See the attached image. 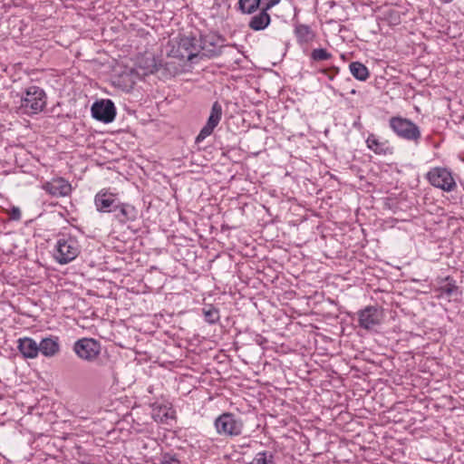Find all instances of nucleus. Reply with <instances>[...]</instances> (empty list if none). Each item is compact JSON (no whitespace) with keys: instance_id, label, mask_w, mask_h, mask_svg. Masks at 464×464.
<instances>
[{"instance_id":"c756f323","label":"nucleus","mask_w":464,"mask_h":464,"mask_svg":"<svg viewBox=\"0 0 464 464\" xmlns=\"http://www.w3.org/2000/svg\"><path fill=\"white\" fill-rule=\"evenodd\" d=\"M161 464H180V462L175 456L165 454L162 457Z\"/></svg>"},{"instance_id":"f03ea898","label":"nucleus","mask_w":464,"mask_h":464,"mask_svg":"<svg viewBox=\"0 0 464 464\" xmlns=\"http://www.w3.org/2000/svg\"><path fill=\"white\" fill-rule=\"evenodd\" d=\"M46 105L44 91L35 85L25 88L20 95V110L23 113L31 115L42 111Z\"/></svg>"},{"instance_id":"4be33fe9","label":"nucleus","mask_w":464,"mask_h":464,"mask_svg":"<svg viewBox=\"0 0 464 464\" xmlns=\"http://www.w3.org/2000/svg\"><path fill=\"white\" fill-rule=\"evenodd\" d=\"M295 34L297 42L300 44H307L315 36L311 27L303 24H298L295 26Z\"/></svg>"},{"instance_id":"ddd939ff","label":"nucleus","mask_w":464,"mask_h":464,"mask_svg":"<svg viewBox=\"0 0 464 464\" xmlns=\"http://www.w3.org/2000/svg\"><path fill=\"white\" fill-rule=\"evenodd\" d=\"M112 215L121 225H125L128 222L135 221L138 218L139 211L133 205L120 201Z\"/></svg>"},{"instance_id":"cd10ccee","label":"nucleus","mask_w":464,"mask_h":464,"mask_svg":"<svg viewBox=\"0 0 464 464\" xmlns=\"http://www.w3.org/2000/svg\"><path fill=\"white\" fill-rule=\"evenodd\" d=\"M256 464H276L274 455L269 451L258 452L256 455Z\"/></svg>"},{"instance_id":"6ab92c4d","label":"nucleus","mask_w":464,"mask_h":464,"mask_svg":"<svg viewBox=\"0 0 464 464\" xmlns=\"http://www.w3.org/2000/svg\"><path fill=\"white\" fill-rule=\"evenodd\" d=\"M18 349L26 358H35L39 353L38 343L32 338L19 339Z\"/></svg>"},{"instance_id":"e433bc0d","label":"nucleus","mask_w":464,"mask_h":464,"mask_svg":"<svg viewBox=\"0 0 464 464\" xmlns=\"http://www.w3.org/2000/svg\"><path fill=\"white\" fill-rule=\"evenodd\" d=\"M353 128L358 129V130H361L362 128V123H361V121L359 120L355 121L353 123Z\"/></svg>"},{"instance_id":"9b49d317","label":"nucleus","mask_w":464,"mask_h":464,"mask_svg":"<svg viewBox=\"0 0 464 464\" xmlns=\"http://www.w3.org/2000/svg\"><path fill=\"white\" fill-rule=\"evenodd\" d=\"M117 194L108 189H101L94 197V205L100 213H113L120 203Z\"/></svg>"},{"instance_id":"bb28decb","label":"nucleus","mask_w":464,"mask_h":464,"mask_svg":"<svg viewBox=\"0 0 464 464\" xmlns=\"http://www.w3.org/2000/svg\"><path fill=\"white\" fill-rule=\"evenodd\" d=\"M203 314L206 322L209 324L216 323L219 318L218 311L211 305L203 308Z\"/></svg>"},{"instance_id":"58836bf2","label":"nucleus","mask_w":464,"mask_h":464,"mask_svg":"<svg viewBox=\"0 0 464 464\" xmlns=\"http://www.w3.org/2000/svg\"><path fill=\"white\" fill-rule=\"evenodd\" d=\"M241 77H242L241 75H236V74H234L233 79H234V81H235V80L239 79V78H241Z\"/></svg>"},{"instance_id":"2f4dec72","label":"nucleus","mask_w":464,"mask_h":464,"mask_svg":"<svg viewBox=\"0 0 464 464\" xmlns=\"http://www.w3.org/2000/svg\"><path fill=\"white\" fill-rule=\"evenodd\" d=\"M280 0H260V7L270 10L274 5L279 3Z\"/></svg>"},{"instance_id":"0eeeda50","label":"nucleus","mask_w":464,"mask_h":464,"mask_svg":"<svg viewBox=\"0 0 464 464\" xmlns=\"http://www.w3.org/2000/svg\"><path fill=\"white\" fill-rule=\"evenodd\" d=\"M72 349L80 359L92 362L99 357L102 345L99 341L93 338H82L74 343Z\"/></svg>"},{"instance_id":"6e6552de","label":"nucleus","mask_w":464,"mask_h":464,"mask_svg":"<svg viewBox=\"0 0 464 464\" xmlns=\"http://www.w3.org/2000/svg\"><path fill=\"white\" fill-rule=\"evenodd\" d=\"M426 178L433 187L447 192L453 191L457 187L451 171L446 168H433L427 173Z\"/></svg>"},{"instance_id":"c85d7f7f","label":"nucleus","mask_w":464,"mask_h":464,"mask_svg":"<svg viewBox=\"0 0 464 464\" xmlns=\"http://www.w3.org/2000/svg\"><path fill=\"white\" fill-rule=\"evenodd\" d=\"M8 215L11 220L18 221L21 219V210L18 207H13L8 211Z\"/></svg>"},{"instance_id":"4c0bfd02","label":"nucleus","mask_w":464,"mask_h":464,"mask_svg":"<svg viewBox=\"0 0 464 464\" xmlns=\"http://www.w3.org/2000/svg\"><path fill=\"white\" fill-rule=\"evenodd\" d=\"M440 1L443 4H449V3L452 2L453 0H440Z\"/></svg>"},{"instance_id":"f8f14e48","label":"nucleus","mask_w":464,"mask_h":464,"mask_svg":"<svg viewBox=\"0 0 464 464\" xmlns=\"http://www.w3.org/2000/svg\"><path fill=\"white\" fill-rule=\"evenodd\" d=\"M221 116L222 107L218 102H215L212 105L210 115L206 125L201 129L200 132L196 137V143H200L213 132L214 129L220 121Z\"/></svg>"},{"instance_id":"dca6fc26","label":"nucleus","mask_w":464,"mask_h":464,"mask_svg":"<svg viewBox=\"0 0 464 464\" xmlns=\"http://www.w3.org/2000/svg\"><path fill=\"white\" fill-rule=\"evenodd\" d=\"M39 353L45 357H53L60 352L59 337L50 336L42 339L38 343Z\"/></svg>"},{"instance_id":"20e7f679","label":"nucleus","mask_w":464,"mask_h":464,"mask_svg":"<svg viewBox=\"0 0 464 464\" xmlns=\"http://www.w3.org/2000/svg\"><path fill=\"white\" fill-rule=\"evenodd\" d=\"M80 252L81 246L75 237H63L56 242L54 258L59 264L65 265L74 260Z\"/></svg>"},{"instance_id":"aec40b11","label":"nucleus","mask_w":464,"mask_h":464,"mask_svg":"<svg viewBox=\"0 0 464 464\" xmlns=\"http://www.w3.org/2000/svg\"><path fill=\"white\" fill-rule=\"evenodd\" d=\"M215 427L219 434L232 435V414L225 412L215 420Z\"/></svg>"},{"instance_id":"b1692460","label":"nucleus","mask_w":464,"mask_h":464,"mask_svg":"<svg viewBox=\"0 0 464 464\" xmlns=\"http://www.w3.org/2000/svg\"><path fill=\"white\" fill-rule=\"evenodd\" d=\"M444 280L446 281V284L440 285L438 289L440 295H446L448 297L456 295L459 293V287L457 286L456 282L450 276L445 277Z\"/></svg>"},{"instance_id":"a211bd4d","label":"nucleus","mask_w":464,"mask_h":464,"mask_svg":"<svg viewBox=\"0 0 464 464\" xmlns=\"http://www.w3.org/2000/svg\"><path fill=\"white\" fill-rule=\"evenodd\" d=\"M45 188L51 195L55 197L67 196L72 189L71 185L63 179L53 180L48 183Z\"/></svg>"},{"instance_id":"f257e3e1","label":"nucleus","mask_w":464,"mask_h":464,"mask_svg":"<svg viewBox=\"0 0 464 464\" xmlns=\"http://www.w3.org/2000/svg\"><path fill=\"white\" fill-rule=\"evenodd\" d=\"M195 35H182L169 43L167 54L169 58L177 59L179 67H184L188 62L198 63V49H197Z\"/></svg>"},{"instance_id":"7c9ffc66","label":"nucleus","mask_w":464,"mask_h":464,"mask_svg":"<svg viewBox=\"0 0 464 464\" xmlns=\"http://www.w3.org/2000/svg\"><path fill=\"white\" fill-rule=\"evenodd\" d=\"M322 72L325 74L330 81H333L334 76L339 72V68L333 66L331 68L323 70Z\"/></svg>"},{"instance_id":"9d476101","label":"nucleus","mask_w":464,"mask_h":464,"mask_svg":"<svg viewBox=\"0 0 464 464\" xmlns=\"http://www.w3.org/2000/svg\"><path fill=\"white\" fill-rule=\"evenodd\" d=\"M91 111L95 120L104 123L113 121L116 116L115 105L109 99L95 102L92 105Z\"/></svg>"},{"instance_id":"f3484780","label":"nucleus","mask_w":464,"mask_h":464,"mask_svg":"<svg viewBox=\"0 0 464 464\" xmlns=\"http://www.w3.org/2000/svg\"><path fill=\"white\" fill-rule=\"evenodd\" d=\"M270 22L268 11L261 7L260 12L250 18L248 26L254 31H262L269 25Z\"/></svg>"},{"instance_id":"4468645a","label":"nucleus","mask_w":464,"mask_h":464,"mask_svg":"<svg viewBox=\"0 0 464 464\" xmlns=\"http://www.w3.org/2000/svg\"><path fill=\"white\" fill-rule=\"evenodd\" d=\"M256 453L249 443L236 445L234 443V461L238 464H253L256 462Z\"/></svg>"},{"instance_id":"f704fd0d","label":"nucleus","mask_w":464,"mask_h":464,"mask_svg":"<svg viewBox=\"0 0 464 464\" xmlns=\"http://www.w3.org/2000/svg\"><path fill=\"white\" fill-rule=\"evenodd\" d=\"M248 334H251L248 333V331H247L246 334H239L237 338V335H236L234 340H239L240 341V344L239 345H242V343H247L246 336Z\"/></svg>"},{"instance_id":"1a4fd4ad","label":"nucleus","mask_w":464,"mask_h":464,"mask_svg":"<svg viewBox=\"0 0 464 464\" xmlns=\"http://www.w3.org/2000/svg\"><path fill=\"white\" fill-rule=\"evenodd\" d=\"M358 325L365 330H372L382 322V313L376 305H368L358 311Z\"/></svg>"},{"instance_id":"ea45409f","label":"nucleus","mask_w":464,"mask_h":464,"mask_svg":"<svg viewBox=\"0 0 464 464\" xmlns=\"http://www.w3.org/2000/svg\"><path fill=\"white\" fill-rule=\"evenodd\" d=\"M351 93H352V94H354V93H355V90H352V91H351Z\"/></svg>"},{"instance_id":"72a5a7b5","label":"nucleus","mask_w":464,"mask_h":464,"mask_svg":"<svg viewBox=\"0 0 464 464\" xmlns=\"http://www.w3.org/2000/svg\"><path fill=\"white\" fill-rule=\"evenodd\" d=\"M243 422L242 420H234V436L242 432Z\"/></svg>"},{"instance_id":"7ed1b4c3","label":"nucleus","mask_w":464,"mask_h":464,"mask_svg":"<svg viewBox=\"0 0 464 464\" xmlns=\"http://www.w3.org/2000/svg\"><path fill=\"white\" fill-rule=\"evenodd\" d=\"M389 126L401 139L418 144L421 138L420 127L412 121L401 116H393L389 120Z\"/></svg>"},{"instance_id":"393cba45","label":"nucleus","mask_w":464,"mask_h":464,"mask_svg":"<svg viewBox=\"0 0 464 464\" xmlns=\"http://www.w3.org/2000/svg\"><path fill=\"white\" fill-rule=\"evenodd\" d=\"M260 7V0H238L237 9L242 14H253Z\"/></svg>"},{"instance_id":"423d86ee","label":"nucleus","mask_w":464,"mask_h":464,"mask_svg":"<svg viewBox=\"0 0 464 464\" xmlns=\"http://www.w3.org/2000/svg\"><path fill=\"white\" fill-rule=\"evenodd\" d=\"M224 45V39L216 34L209 33L197 38L198 59L212 57L219 53Z\"/></svg>"},{"instance_id":"2eb2a0df","label":"nucleus","mask_w":464,"mask_h":464,"mask_svg":"<svg viewBox=\"0 0 464 464\" xmlns=\"http://www.w3.org/2000/svg\"><path fill=\"white\" fill-rule=\"evenodd\" d=\"M246 343L239 345L240 341L234 340V351L238 353V358L246 364L252 359V352L256 349V345L254 344L255 339L252 334L246 336Z\"/></svg>"},{"instance_id":"412c9836","label":"nucleus","mask_w":464,"mask_h":464,"mask_svg":"<svg viewBox=\"0 0 464 464\" xmlns=\"http://www.w3.org/2000/svg\"><path fill=\"white\" fill-rule=\"evenodd\" d=\"M367 147L378 155H387L392 153L391 149L387 146V141H380L374 134H370L366 140Z\"/></svg>"},{"instance_id":"a878e982","label":"nucleus","mask_w":464,"mask_h":464,"mask_svg":"<svg viewBox=\"0 0 464 464\" xmlns=\"http://www.w3.org/2000/svg\"><path fill=\"white\" fill-rule=\"evenodd\" d=\"M332 56H333L332 53L324 48L314 49L310 54V58L314 62L326 61V60L331 59Z\"/></svg>"},{"instance_id":"39448f33","label":"nucleus","mask_w":464,"mask_h":464,"mask_svg":"<svg viewBox=\"0 0 464 464\" xmlns=\"http://www.w3.org/2000/svg\"><path fill=\"white\" fill-rule=\"evenodd\" d=\"M237 314H234V329L237 330V338L239 334H246L249 330L251 315L254 313V304L250 298L241 295L240 303L236 302Z\"/></svg>"},{"instance_id":"5701e85b","label":"nucleus","mask_w":464,"mask_h":464,"mask_svg":"<svg viewBox=\"0 0 464 464\" xmlns=\"http://www.w3.org/2000/svg\"><path fill=\"white\" fill-rule=\"evenodd\" d=\"M349 69L352 75L361 82H365L370 76L368 68L361 62H352Z\"/></svg>"},{"instance_id":"473e14b6","label":"nucleus","mask_w":464,"mask_h":464,"mask_svg":"<svg viewBox=\"0 0 464 464\" xmlns=\"http://www.w3.org/2000/svg\"><path fill=\"white\" fill-rule=\"evenodd\" d=\"M238 207L234 208V210L237 209L241 216H244L246 210H251V206L247 203H243L238 200Z\"/></svg>"},{"instance_id":"c9c22d12","label":"nucleus","mask_w":464,"mask_h":464,"mask_svg":"<svg viewBox=\"0 0 464 464\" xmlns=\"http://www.w3.org/2000/svg\"><path fill=\"white\" fill-rule=\"evenodd\" d=\"M242 62H245L246 63H248V61L246 59V57L243 56V54L240 53V57L239 58H234V65L235 64H239L240 63Z\"/></svg>"}]
</instances>
